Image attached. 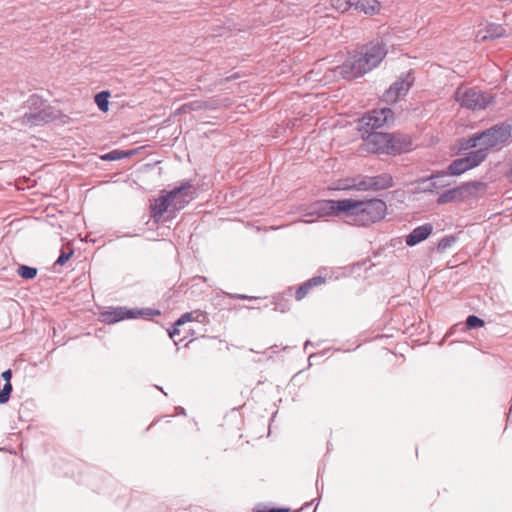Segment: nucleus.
Wrapping results in <instances>:
<instances>
[{
  "label": "nucleus",
  "instance_id": "obj_1",
  "mask_svg": "<svg viewBox=\"0 0 512 512\" xmlns=\"http://www.w3.org/2000/svg\"><path fill=\"white\" fill-rule=\"evenodd\" d=\"M387 52V45L382 39L372 40L359 47L342 65L335 67V77L347 80L361 77L378 67Z\"/></svg>",
  "mask_w": 512,
  "mask_h": 512
},
{
  "label": "nucleus",
  "instance_id": "obj_2",
  "mask_svg": "<svg viewBox=\"0 0 512 512\" xmlns=\"http://www.w3.org/2000/svg\"><path fill=\"white\" fill-rule=\"evenodd\" d=\"M345 218L349 224L368 226L381 221L387 211L386 203L381 199H346Z\"/></svg>",
  "mask_w": 512,
  "mask_h": 512
},
{
  "label": "nucleus",
  "instance_id": "obj_3",
  "mask_svg": "<svg viewBox=\"0 0 512 512\" xmlns=\"http://www.w3.org/2000/svg\"><path fill=\"white\" fill-rule=\"evenodd\" d=\"M205 321L206 315L201 311L184 313L174 323L173 328L168 329L169 338L173 340L175 345H179L185 340L192 341L200 334L201 326Z\"/></svg>",
  "mask_w": 512,
  "mask_h": 512
},
{
  "label": "nucleus",
  "instance_id": "obj_4",
  "mask_svg": "<svg viewBox=\"0 0 512 512\" xmlns=\"http://www.w3.org/2000/svg\"><path fill=\"white\" fill-rule=\"evenodd\" d=\"M196 196V189L189 182L171 190L162 196V221L174 217L175 213L183 209Z\"/></svg>",
  "mask_w": 512,
  "mask_h": 512
},
{
  "label": "nucleus",
  "instance_id": "obj_5",
  "mask_svg": "<svg viewBox=\"0 0 512 512\" xmlns=\"http://www.w3.org/2000/svg\"><path fill=\"white\" fill-rule=\"evenodd\" d=\"M393 186V178L388 173L377 176L358 175L356 177L341 181L337 187L339 190H383Z\"/></svg>",
  "mask_w": 512,
  "mask_h": 512
},
{
  "label": "nucleus",
  "instance_id": "obj_6",
  "mask_svg": "<svg viewBox=\"0 0 512 512\" xmlns=\"http://www.w3.org/2000/svg\"><path fill=\"white\" fill-rule=\"evenodd\" d=\"M455 100L466 109L482 110L494 102V97L476 88L460 86L455 91Z\"/></svg>",
  "mask_w": 512,
  "mask_h": 512
},
{
  "label": "nucleus",
  "instance_id": "obj_7",
  "mask_svg": "<svg viewBox=\"0 0 512 512\" xmlns=\"http://www.w3.org/2000/svg\"><path fill=\"white\" fill-rule=\"evenodd\" d=\"M511 131V126L506 124H497L482 131L480 149H486L487 155L491 150L500 149L511 136Z\"/></svg>",
  "mask_w": 512,
  "mask_h": 512
},
{
  "label": "nucleus",
  "instance_id": "obj_8",
  "mask_svg": "<svg viewBox=\"0 0 512 512\" xmlns=\"http://www.w3.org/2000/svg\"><path fill=\"white\" fill-rule=\"evenodd\" d=\"M158 311H154L152 309H129L127 307H116L111 308L106 311H102L99 314V319L101 322L106 324H114L119 321H123L126 319H134V318H146L153 315H158Z\"/></svg>",
  "mask_w": 512,
  "mask_h": 512
},
{
  "label": "nucleus",
  "instance_id": "obj_9",
  "mask_svg": "<svg viewBox=\"0 0 512 512\" xmlns=\"http://www.w3.org/2000/svg\"><path fill=\"white\" fill-rule=\"evenodd\" d=\"M413 85V78L410 73L399 77L388 90L383 94V100L388 104H394L401 97L405 96Z\"/></svg>",
  "mask_w": 512,
  "mask_h": 512
},
{
  "label": "nucleus",
  "instance_id": "obj_10",
  "mask_svg": "<svg viewBox=\"0 0 512 512\" xmlns=\"http://www.w3.org/2000/svg\"><path fill=\"white\" fill-rule=\"evenodd\" d=\"M345 203L346 199L318 201L312 205L311 211L305 216L315 215L317 218H320L329 215H338L340 213L345 215Z\"/></svg>",
  "mask_w": 512,
  "mask_h": 512
},
{
  "label": "nucleus",
  "instance_id": "obj_11",
  "mask_svg": "<svg viewBox=\"0 0 512 512\" xmlns=\"http://www.w3.org/2000/svg\"><path fill=\"white\" fill-rule=\"evenodd\" d=\"M393 115V111L390 108L375 109L361 118V124L363 127H367L366 132H368L369 129L374 130L391 122Z\"/></svg>",
  "mask_w": 512,
  "mask_h": 512
},
{
  "label": "nucleus",
  "instance_id": "obj_12",
  "mask_svg": "<svg viewBox=\"0 0 512 512\" xmlns=\"http://www.w3.org/2000/svg\"><path fill=\"white\" fill-rule=\"evenodd\" d=\"M390 134L382 132H371L364 140L366 150L372 153L390 154Z\"/></svg>",
  "mask_w": 512,
  "mask_h": 512
},
{
  "label": "nucleus",
  "instance_id": "obj_13",
  "mask_svg": "<svg viewBox=\"0 0 512 512\" xmlns=\"http://www.w3.org/2000/svg\"><path fill=\"white\" fill-rule=\"evenodd\" d=\"M480 183H465L459 187L446 190L437 199L438 204H445L457 200H462L465 193H471L472 189H476Z\"/></svg>",
  "mask_w": 512,
  "mask_h": 512
},
{
  "label": "nucleus",
  "instance_id": "obj_14",
  "mask_svg": "<svg viewBox=\"0 0 512 512\" xmlns=\"http://www.w3.org/2000/svg\"><path fill=\"white\" fill-rule=\"evenodd\" d=\"M447 175H449V174L446 171V172L438 173L436 175H431L427 179L420 180L418 182L419 186L417 187V191L418 192H433L439 188H443V187L447 186L448 185L447 182H445L443 180H439V179L444 178Z\"/></svg>",
  "mask_w": 512,
  "mask_h": 512
},
{
  "label": "nucleus",
  "instance_id": "obj_15",
  "mask_svg": "<svg viewBox=\"0 0 512 512\" xmlns=\"http://www.w3.org/2000/svg\"><path fill=\"white\" fill-rule=\"evenodd\" d=\"M390 154L397 155L407 152L412 147L411 138L403 134H390Z\"/></svg>",
  "mask_w": 512,
  "mask_h": 512
},
{
  "label": "nucleus",
  "instance_id": "obj_16",
  "mask_svg": "<svg viewBox=\"0 0 512 512\" xmlns=\"http://www.w3.org/2000/svg\"><path fill=\"white\" fill-rule=\"evenodd\" d=\"M433 227L431 224H424L414 228L411 233L406 236L405 242L408 246H415L418 243L426 240L432 233Z\"/></svg>",
  "mask_w": 512,
  "mask_h": 512
},
{
  "label": "nucleus",
  "instance_id": "obj_17",
  "mask_svg": "<svg viewBox=\"0 0 512 512\" xmlns=\"http://www.w3.org/2000/svg\"><path fill=\"white\" fill-rule=\"evenodd\" d=\"M505 28L500 24L490 23L486 26L485 31H478L476 34L477 42H485L488 40L500 38L505 35Z\"/></svg>",
  "mask_w": 512,
  "mask_h": 512
},
{
  "label": "nucleus",
  "instance_id": "obj_18",
  "mask_svg": "<svg viewBox=\"0 0 512 512\" xmlns=\"http://www.w3.org/2000/svg\"><path fill=\"white\" fill-rule=\"evenodd\" d=\"M381 3L378 0H356L355 10L367 15L378 14L381 10Z\"/></svg>",
  "mask_w": 512,
  "mask_h": 512
},
{
  "label": "nucleus",
  "instance_id": "obj_19",
  "mask_svg": "<svg viewBox=\"0 0 512 512\" xmlns=\"http://www.w3.org/2000/svg\"><path fill=\"white\" fill-rule=\"evenodd\" d=\"M468 170L479 166L486 158V149H476L462 157Z\"/></svg>",
  "mask_w": 512,
  "mask_h": 512
},
{
  "label": "nucleus",
  "instance_id": "obj_20",
  "mask_svg": "<svg viewBox=\"0 0 512 512\" xmlns=\"http://www.w3.org/2000/svg\"><path fill=\"white\" fill-rule=\"evenodd\" d=\"M466 171L468 169L462 157L453 160L447 168V173L452 176H459Z\"/></svg>",
  "mask_w": 512,
  "mask_h": 512
},
{
  "label": "nucleus",
  "instance_id": "obj_21",
  "mask_svg": "<svg viewBox=\"0 0 512 512\" xmlns=\"http://www.w3.org/2000/svg\"><path fill=\"white\" fill-rule=\"evenodd\" d=\"M331 6L340 13H345L356 3V0H331Z\"/></svg>",
  "mask_w": 512,
  "mask_h": 512
},
{
  "label": "nucleus",
  "instance_id": "obj_22",
  "mask_svg": "<svg viewBox=\"0 0 512 512\" xmlns=\"http://www.w3.org/2000/svg\"><path fill=\"white\" fill-rule=\"evenodd\" d=\"M109 97V91H102L95 95V103L97 104L98 108L103 112H107L109 109Z\"/></svg>",
  "mask_w": 512,
  "mask_h": 512
},
{
  "label": "nucleus",
  "instance_id": "obj_23",
  "mask_svg": "<svg viewBox=\"0 0 512 512\" xmlns=\"http://www.w3.org/2000/svg\"><path fill=\"white\" fill-rule=\"evenodd\" d=\"M133 155L132 151H123V150H113L105 155L101 156V159L107 161L119 160L125 157H129Z\"/></svg>",
  "mask_w": 512,
  "mask_h": 512
},
{
  "label": "nucleus",
  "instance_id": "obj_24",
  "mask_svg": "<svg viewBox=\"0 0 512 512\" xmlns=\"http://www.w3.org/2000/svg\"><path fill=\"white\" fill-rule=\"evenodd\" d=\"M37 273V269L30 266L21 265L18 268V274L23 279H34L37 276Z\"/></svg>",
  "mask_w": 512,
  "mask_h": 512
},
{
  "label": "nucleus",
  "instance_id": "obj_25",
  "mask_svg": "<svg viewBox=\"0 0 512 512\" xmlns=\"http://www.w3.org/2000/svg\"><path fill=\"white\" fill-rule=\"evenodd\" d=\"M455 242H456V237L453 235L443 237L438 242L437 249L439 251H445L447 248L451 247Z\"/></svg>",
  "mask_w": 512,
  "mask_h": 512
},
{
  "label": "nucleus",
  "instance_id": "obj_26",
  "mask_svg": "<svg viewBox=\"0 0 512 512\" xmlns=\"http://www.w3.org/2000/svg\"><path fill=\"white\" fill-rule=\"evenodd\" d=\"M481 142H482L481 132L475 133L472 136H470L468 139H466L465 148L466 149L475 148L478 144L481 146Z\"/></svg>",
  "mask_w": 512,
  "mask_h": 512
},
{
  "label": "nucleus",
  "instance_id": "obj_27",
  "mask_svg": "<svg viewBox=\"0 0 512 512\" xmlns=\"http://www.w3.org/2000/svg\"><path fill=\"white\" fill-rule=\"evenodd\" d=\"M466 325L469 329L484 326V321L475 315H469L466 319Z\"/></svg>",
  "mask_w": 512,
  "mask_h": 512
},
{
  "label": "nucleus",
  "instance_id": "obj_28",
  "mask_svg": "<svg viewBox=\"0 0 512 512\" xmlns=\"http://www.w3.org/2000/svg\"><path fill=\"white\" fill-rule=\"evenodd\" d=\"M11 392H12L11 383H5L2 390L0 391V404H4V403L8 402Z\"/></svg>",
  "mask_w": 512,
  "mask_h": 512
},
{
  "label": "nucleus",
  "instance_id": "obj_29",
  "mask_svg": "<svg viewBox=\"0 0 512 512\" xmlns=\"http://www.w3.org/2000/svg\"><path fill=\"white\" fill-rule=\"evenodd\" d=\"M311 289L310 287V283H308L307 281L305 283H303L301 286H299V288L296 290V293H295V298L297 300H301L303 299L306 294L308 293V291Z\"/></svg>",
  "mask_w": 512,
  "mask_h": 512
},
{
  "label": "nucleus",
  "instance_id": "obj_30",
  "mask_svg": "<svg viewBox=\"0 0 512 512\" xmlns=\"http://www.w3.org/2000/svg\"><path fill=\"white\" fill-rule=\"evenodd\" d=\"M73 251L70 250L69 252L62 251L58 259L56 260V264L58 265H64L72 256Z\"/></svg>",
  "mask_w": 512,
  "mask_h": 512
},
{
  "label": "nucleus",
  "instance_id": "obj_31",
  "mask_svg": "<svg viewBox=\"0 0 512 512\" xmlns=\"http://www.w3.org/2000/svg\"><path fill=\"white\" fill-rule=\"evenodd\" d=\"M307 282L310 283V287L318 286L325 282V278H323L321 276H316V277L309 279Z\"/></svg>",
  "mask_w": 512,
  "mask_h": 512
},
{
  "label": "nucleus",
  "instance_id": "obj_32",
  "mask_svg": "<svg viewBox=\"0 0 512 512\" xmlns=\"http://www.w3.org/2000/svg\"><path fill=\"white\" fill-rule=\"evenodd\" d=\"M191 105H193L192 109H201V108H216V106L214 105H207V104H201V103H198V102H195V103H191Z\"/></svg>",
  "mask_w": 512,
  "mask_h": 512
},
{
  "label": "nucleus",
  "instance_id": "obj_33",
  "mask_svg": "<svg viewBox=\"0 0 512 512\" xmlns=\"http://www.w3.org/2000/svg\"><path fill=\"white\" fill-rule=\"evenodd\" d=\"M2 378L6 381V383H11V378H12V372L10 369L4 371L2 373Z\"/></svg>",
  "mask_w": 512,
  "mask_h": 512
},
{
  "label": "nucleus",
  "instance_id": "obj_34",
  "mask_svg": "<svg viewBox=\"0 0 512 512\" xmlns=\"http://www.w3.org/2000/svg\"><path fill=\"white\" fill-rule=\"evenodd\" d=\"M157 214H158V212L156 210V207H153V216H154V218L157 217Z\"/></svg>",
  "mask_w": 512,
  "mask_h": 512
},
{
  "label": "nucleus",
  "instance_id": "obj_35",
  "mask_svg": "<svg viewBox=\"0 0 512 512\" xmlns=\"http://www.w3.org/2000/svg\"><path fill=\"white\" fill-rule=\"evenodd\" d=\"M314 219H304L303 222H306V223H310V222H313Z\"/></svg>",
  "mask_w": 512,
  "mask_h": 512
}]
</instances>
